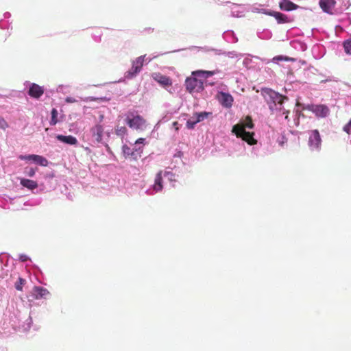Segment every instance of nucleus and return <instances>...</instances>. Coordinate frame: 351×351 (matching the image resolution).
Segmentation results:
<instances>
[{
	"label": "nucleus",
	"mask_w": 351,
	"mask_h": 351,
	"mask_svg": "<svg viewBox=\"0 0 351 351\" xmlns=\"http://www.w3.org/2000/svg\"><path fill=\"white\" fill-rule=\"evenodd\" d=\"M212 75L209 71H196L192 73V76L187 77L185 86L187 91L195 95L204 90V84L206 80Z\"/></svg>",
	"instance_id": "obj_1"
},
{
	"label": "nucleus",
	"mask_w": 351,
	"mask_h": 351,
	"mask_svg": "<svg viewBox=\"0 0 351 351\" xmlns=\"http://www.w3.org/2000/svg\"><path fill=\"white\" fill-rule=\"evenodd\" d=\"M124 123L138 132L146 130L149 125L147 121L138 111L134 110H128L124 114Z\"/></svg>",
	"instance_id": "obj_2"
},
{
	"label": "nucleus",
	"mask_w": 351,
	"mask_h": 351,
	"mask_svg": "<svg viewBox=\"0 0 351 351\" xmlns=\"http://www.w3.org/2000/svg\"><path fill=\"white\" fill-rule=\"evenodd\" d=\"M262 95L269 106V108L272 112L282 110L284 101L288 100L287 97L269 88L263 89Z\"/></svg>",
	"instance_id": "obj_3"
},
{
	"label": "nucleus",
	"mask_w": 351,
	"mask_h": 351,
	"mask_svg": "<svg viewBox=\"0 0 351 351\" xmlns=\"http://www.w3.org/2000/svg\"><path fill=\"white\" fill-rule=\"evenodd\" d=\"M163 178H167L169 181H173L174 180V174L170 171H159L156 176L154 184L146 191L147 195H153L162 191Z\"/></svg>",
	"instance_id": "obj_4"
},
{
	"label": "nucleus",
	"mask_w": 351,
	"mask_h": 351,
	"mask_svg": "<svg viewBox=\"0 0 351 351\" xmlns=\"http://www.w3.org/2000/svg\"><path fill=\"white\" fill-rule=\"evenodd\" d=\"M90 135L93 143H104V137L106 136L107 138H109L110 132L104 131V125L98 123L90 129Z\"/></svg>",
	"instance_id": "obj_5"
},
{
	"label": "nucleus",
	"mask_w": 351,
	"mask_h": 351,
	"mask_svg": "<svg viewBox=\"0 0 351 351\" xmlns=\"http://www.w3.org/2000/svg\"><path fill=\"white\" fill-rule=\"evenodd\" d=\"M19 158L22 160L32 161L43 167H46L48 165L47 160L42 156L36 154L20 155Z\"/></svg>",
	"instance_id": "obj_6"
},
{
	"label": "nucleus",
	"mask_w": 351,
	"mask_h": 351,
	"mask_svg": "<svg viewBox=\"0 0 351 351\" xmlns=\"http://www.w3.org/2000/svg\"><path fill=\"white\" fill-rule=\"evenodd\" d=\"M322 139L319 132L317 130L311 131L308 138V146L313 150H317L320 148Z\"/></svg>",
	"instance_id": "obj_7"
},
{
	"label": "nucleus",
	"mask_w": 351,
	"mask_h": 351,
	"mask_svg": "<svg viewBox=\"0 0 351 351\" xmlns=\"http://www.w3.org/2000/svg\"><path fill=\"white\" fill-rule=\"evenodd\" d=\"M241 0H228L224 2V5L230 9L231 15L234 17H240L241 10Z\"/></svg>",
	"instance_id": "obj_8"
},
{
	"label": "nucleus",
	"mask_w": 351,
	"mask_h": 351,
	"mask_svg": "<svg viewBox=\"0 0 351 351\" xmlns=\"http://www.w3.org/2000/svg\"><path fill=\"white\" fill-rule=\"evenodd\" d=\"M29 84V90L28 94L30 97L38 99L40 98L44 93L43 87L35 84V83H29L28 82H25Z\"/></svg>",
	"instance_id": "obj_9"
},
{
	"label": "nucleus",
	"mask_w": 351,
	"mask_h": 351,
	"mask_svg": "<svg viewBox=\"0 0 351 351\" xmlns=\"http://www.w3.org/2000/svg\"><path fill=\"white\" fill-rule=\"evenodd\" d=\"M32 295L36 300L47 299L50 296V292L43 287H34Z\"/></svg>",
	"instance_id": "obj_10"
},
{
	"label": "nucleus",
	"mask_w": 351,
	"mask_h": 351,
	"mask_svg": "<svg viewBox=\"0 0 351 351\" xmlns=\"http://www.w3.org/2000/svg\"><path fill=\"white\" fill-rule=\"evenodd\" d=\"M218 100L223 106L229 108L232 104L233 98L230 94L221 92L218 94Z\"/></svg>",
	"instance_id": "obj_11"
},
{
	"label": "nucleus",
	"mask_w": 351,
	"mask_h": 351,
	"mask_svg": "<svg viewBox=\"0 0 351 351\" xmlns=\"http://www.w3.org/2000/svg\"><path fill=\"white\" fill-rule=\"evenodd\" d=\"M254 132L244 130V122H243V141L246 142L250 145H254L257 143V140L254 138Z\"/></svg>",
	"instance_id": "obj_12"
},
{
	"label": "nucleus",
	"mask_w": 351,
	"mask_h": 351,
	"mask_svg": "<svg viewBox=\"0 0 351 351\" xmlns=\"http://www.w3.org/2000/svg\"><path fill=\"white\" fill-rule=\"evenodd\" d=\"M335 0H319V6L324 12L332 14L335 5Z\"/></svg>",
	"instance_id": "obj_13"
},
{
	"label": "nucleus",
	"mask_w": 351,
	"mask_h": 351,
	"mask_svg": "<svg viewBox=\"0 0 351 351\" xmlns=\"http://www.w3.org/2000/svg\"><path fill=\"white\" fill-rule=\"evenodd\" d=\"M312 111L320 117H325L329 113L328 108L325 105H316L312 107Z\"/></svg>",
	"instance_id": "obj_14"
},
{
	"label": "nucleus",
	"mask_w": 351,
	"mask_h": 351,
	"mask_svg": "<svg viewBox=\"0 0 351 351\" xmlns=\"http://www.w3.org/2000/svg\"><path fill=\"white\" fill-rule=\"evenodd\" d=\"M56 137L59 141L67 145H75L77 143V139L71 135L64 136L62 134H58Z\"/></svg>",
	"instance_id": "obj_15"
},
{
	"label": "nucleus",
	"mask_w": 351,
	"mask_h": 351,
	"mask_svg": "<svg viewBox=\"0 0 351 351\" xmlns=\"http://www.w3.org/2000/svg\"><path fill=\"white\" fill-rule=\"evenodd\" d=\"M20 184L21 186H23V187L33 191L34 189H37L38 184L37 183V182L34 181V180H29V179H27V178H20Z\"/></svg>",
	"instance_id": "obj_16"
},
{
	"label": "nucleus",
	"mask_w": 351,
	"mask_h": 351,
	"mask_svg": "<svg viewBox=\"0 0 351 351\" xmlns=\"http://www.w3.org/2000/svg\"><path fill=\"white\" fill-rule=\"evenodd\" d=\"M279 7L282 10L291 11L296 10L298 5L289 0H282L279 3Z\"/></svg>",
	"instance_id": "obj_17"
},
{
	"label": "nucleus",
	"mask_w": 351,
	"mask_h": 351,
	"mask_svg": "<svg viewBox=\"0 0 351 351\" xmlns=\"http://www.w3.org/2000/svg\"><path fill=\"white\" fill-rule=\"evenodd\" d=\"M146 143V139L144 138H138L134 145V152L138 153V158L141 157V154L143 153V145Z\"/></svg>",
	"instance_id": "obj_18"
},
{
	"label": "nucleus",
	"mask_w": 351,
	"mask_h": 351,
	"mask_svg": "<svg viewBox=\"0 0 351 351\" xmlns=\"http://www.w3.org/2000/svg\"><path fill=\"white\" fill-rule=\"evenodd\" d=\"M154 79L163 86H169L171 85V80L160 73H155L154 75Z\"/></svg>",
	"instance_id": "obj_19"
},
{
	"label": "nucleus",
	"mask_w": 351,
	"mask_h": 351,
	"mask_svg": "<svg viewBox=\"0 0 351 351\" xmlns=\"http://www.w3.org/2000/svg\"><path fill=\"white\" fill-rule=\"evenodd\" d=\"M122 151H123V154H124L125 158H132L134 160H137L138 159V154L137 152L134 153L133 148H132L130 147H128L126 145H124L122 147Z\"/></svg>",
	"instance_id": "obj_20"
},
{
	"label": "nucleus",
	"mask_w": 351,
	"mask_h": 351,
	"mask_svg": "<svg viewBox=\"0 0 351 351\" xmlns=\"http://www.w3.org/2000/svg\"><path fill=\"white\" fill-rule=\"evenodd\" d=\"M269 15L274 16L278 23H287L290 21L287 16L278 12H272Z\"/></svg>",
	"instance_id": "obj_21"
},
{
	"label": "nucleus",
	"mask_w": 351,
	"mask_h": 351,
	"mask_svg": "<svg viewBox=\"0 0 351 351\" xmlns=\"http://www.w3.org/2000/svg\"><path fill=\"white\" fill-rule=\"evenodd\" d=\"M147 61V62H149L152 60V58H146V56H141L138 58H136L134 60L132 61V66H136L137 69H138L140 71L141 70V68L143 65V62Z\"/></svg>",
	"instance_id": "obj_22"
},
{
	"label": "nucleus",
	"mask_w": 351,
	"mask_h": 351,
	"mask_svg": "<svg viewBox=\"0 0 351 351\" xmlns=\"http://www.w3.org/2000/svg\"><path fill=\"white\" fill-rule=\"evenodd\" d=\"M223 36V38L228 43H235L238 40V38L236 37L235 34L232 31L226 32Z\"/></svg>",
	"instance_id": "obj_23"
},
{
	"label": "nucleus",
	"mask_w": 351,
	"mask_h": 351,
	"mask_svg": "<svg viewBox=\"0 0 351 351\" xmlns=\"http://www.w3.org/2000/svg\"><path fill=\"white\" fill-rule=\"evenodd\" d=\"M243 122H244V130H247V129L251 130L254 127V124L253 123L252 119L250 116L247 115L243 119Z\"/></svg>",
	"instance_id": "obj_24"
},
{
	"label": "nucleus",
	"mask_w": 351,
	"mask_h": 351,
	"mask_svg": "<svg viewBox=\"0 0 351 351\" xmlns=\"http://www.w3.org/2000/svg\"><path fill=\"white\" fill-rule=\"evenodd\" d=\"M141 71L136 66H132L131 69L125 73V77L128 79L134 77Z\"/></svg>",
	"instance_id": "obj_25"
},
{
	"label": "nucleus",
	"mask_w": 351,
	"mask_h": 351,
	"mask_svg": "<svg viewBox=\"0 0 351 351\" xmlns=\"http://www.w3.org/2000/svg\"><path fill=\"white\" fill-rule=\"evenodd\" d=\"M197 119L195 117V114L190 117L186 121V127L188 129H193L197 123H198Z\"/></svg>",
	"instance_id": "obj_26"
},
{
	"label": "nucleus",
	"mask_w": 351,
	"mask_h": 351,
	"mask_svg": "<svg viewBox=\"0 0 351 351\" xmlns=\"http://www.w3.org/2000/svg\"><path fill=\"white\" fill-rule=\"evenodd\" d=\"M212 113L208 112H201L195 113L197 121L201 122L206 119Z\"/></svg>",
	"instance_id": "obj_27"
},
{
	"label": "nucleus",
	"mask_w": 351,
	"mask_h": 351,
	"mask_svg": "<svg viewBox=\"0 0 351 351\" xmlns=\"http://www.w3.org/2000/svg\"><path fill=\"white\" fill-rule=\"evenodd\" d=\"M128 132V129L125 126L117 125L115 128V133L119 136H123Z\"/></svg>",
	"instance_id": "obj_28"
},
{
	"label": "nucleus",
	"mask_w": 351,
	"mask_h": 351,
	"mask_svg": "<svg viewBox=\"0 0 351 351\" xmlns=\"http://www.w3.org/2000/svg\"><path fill=\"white\" fill-rule=\"evenodd\" d=\"M343 46L346 53L351 55V38L343 41Z\"/></svg>",
	"instance_id": "obj_29"
},
{
	"label": "nucleus",
	"mask_w": 351,
	"mask_h": 351,
	"mask_svg": "<svg viewBox=\"0 0 351 351\" xmlns=\"http://www.w3.org/2000/svg\"><path fill=\"white\" fill-rule=\"evenodd\" d=\"M232 132L235 134V135L240 138L241 137V122L239 121L237 125H235L232 128Z\"/></svg>",
	"instance_id": "obj_30"
},
{
	"label": "nucleus",
	"mask_w": 351,
	"mask_h": 351,
	"mask_svg": "<svg viewBox=\"0 0 351 351\" xmlns=\"http://www.w3.org/2000/svg\"><path fill=\"white\" fill-rule=\"evenodd\" d=\"M51 119L50 121V124L51 125H54L58 123L57 117L58 114V110L55 108H53L51 110Z\"/></svg>",
	"instance_id": "obj_31"
},
{
	"label": "nucleus",
	"mask_w": 351,
	"mask_h": 351,
	"mask_svg": "<svg viewBox=\"0 0 351 351\" xmlns=\"http://www.w3.org/2000/svg\"><path fill=\"white\" fill-rule=\"evenodd\" d=\"M36 169L33 167H27L24 169V173L28 177H33L36 173Z\"/></svg>",
	"instance_id": "obj_32"
},
{
	"label": "nucleus",
	"mask_w": 351,
	"mask_h": 351,
	"mask_svg": "<svg viewBox=\"0 0 351 351\" xmlns=\"http://www.w3.org/2000/svg\"><path fill=\"white\" fill-rule=\"evenodd\" d=\"M25 283V280L19 278L18 281L15 283V288L18 291H22L23 286Z\"/></svg>",
	"instance_id": "obj_33"
},
{
	"label": "nucleus",
	"mask_w": 351,
	"mask_h": 351,
	"mask_svg": "<svg viewBox=\"0 0 351 351\" xmlns=\"http://www.w3.org/2000/svg\"><path fill=\"white\" fill-rule=\"evenodd\" d=\"M343 131L346 132L348 134H351V119L349 121V122L346 125H344Z\"/></svg>",
	"instance_id": "obj_34"
},
{
	"label": "nucleus",
	"mask_w": 351,
	"mask_h": 351,
	"mask_svg": "<svg viewBox=\"0 0 351 351\" xmlns=\"http://www.w3.org/2000/svg\"><path fill=\"white\" fill-rule=\"evenodd\" d=\"M8 125L7 122L4 120V119L0 117V128L5 130L8 128Z\"/></svg>",
	"instance_id": "obj_35"
},
{
	"label": "nucleus",
	"mask_w": 351,
	"mask_h": 351,
	"mask_svg": "<svg viewBox=\"0 0 351 351\" xmlns=\"http://www.w3.org/2000/svg\"><path fill=\"white\" fill-rule=\"evenodd\" d=\"M19 258L21 262H26L30 260L29 257L27 255L23 254H20Z\"/></svg>",
	"instance_id": "obj_36"
},
{
	"label": "nucleus",
	"mask_w": 351,
	"mask_h": 351,
	"mask_svg": "<svg viewBox=\"0 0 351 351\" xmlns=\"http://www.w3.org/2000/svg\"><path fill=\"white\" fill-rule=\"evenodd\" d=\"M65 101L66 103H69V104L77 102V100L74 97H67L65 99Z\"/></svg>",
	"instance_id": "obj_37"
},
{
	"label": "nucleus",
	"mask_w": 351,
	"mask_h": 351,
	"mask_svg": "<svg viewBox=\"0 0 351 351\" xmlns=\"http://www.w3.org/2000/svg\"><path fill=\"white\" fill-rule=\"evenodd\" d=\"M26 322H27V327L26 328L27 329V328H30L31 324H32V319L30 317H29L27 319Z\"/></svg>",
	"instance_id": "obj_38"
},
{
	"label": "nucleus",
	"mask_w": 351,
	"mask_h": 351,
	"mask_svg": "<svg viewBox=\"0 0 351 351\" xmlns=\"http://www.w3.org/2000/svg\"><path fill=\"white\" fill-rule=\"evenodd\" d=\"M252 61V59L249 58L248 57L245 58L243 60V64L246 65V66H248V64L250 62Z\"/></svg>",
	"instance_id": "obj_39"
},
{
	"label": "nucleus",
	"mask_w": 351,
	"mask_h": 351,
	"mask_svg": "<svg viewBox=\"0 0 351 351\" xmlns=\"http://www.w3.org/2000/svg\"><path fill=\"white\" fill-rule=\"evenodd\" d=\"M10 16H11V14L10 12H5L3 14L4 19H8L10 17Z\"/></svg>",
	"instance_id": "obj_40"
},
{
	"label": "nucleus",
	"mask_w": 351,
	"mask_h": 351,
	"mask_svg": "<svg viewBox=\"0 0 351 351\" xmlns=\"http://www.w3.org/2000/svg\"><path fill=\"white\" fill-rule=\"evenodd\" d=\"M82 147L84 149V150L88 153H90L91 152V149L88 147H84L82 146Z\"/></svg>",
	"instance_id": "obj_41"
},
{
	"label": "nucleus",
	"mask_w": 351,
	"mask_h": 351,
	"mask_svg": "<svg viewBox=\"0 0 351 351\" xmlns=\"http://www.w3.org/2000/svg\"><path fill=\"white\" fill-rule=\"evenodd\" d=\"M3 22L2 21H0V28H1V29H3V28H4V27H3Z\"/></svg>",
	"instance_id": "obj_42"
},
{
	"label": "nucleus",
	"mask_w": 351,
	"mask_h": 351,
	"mask_svg": "<svg viewBox=\"0 0 351 351\" xmlns=\"http://www.w3.org/2000/svg\"><path fill=\"white\" fill-rule=\"evenodd\" d=\"M103 118H104L103 115H101L100 116V121H102Z\"/></svg>",
	"instance_id": "obj_43"
},
{
	"label": "nucleus",
	"mask_w": 351,
	"mask_h": 351,
	"mask_svg": "<svg viewBox=\"0 0 351 351\" xmlns=\"http://www.w3.org/2000/svg\"><path fill=\"white\" fill-rule=\"evenodd\" d=\"M106 147H107V149H108V145L106 143Z\"/></svg>",
	"instance_id": "obj_44"
}]
</instances>
